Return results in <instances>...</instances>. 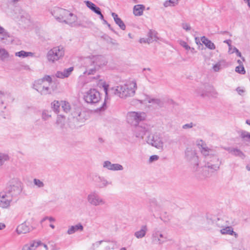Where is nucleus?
<instances>
[{
  "mask_svg": "<svg viewBox=\"0 0 250 250\" xmlns=\"http://www.w3.org/2000/svg\"><path fill=\"white\" fill-rule=\"evenodd\" d=\"M31 250H35L37 247H40L39 242L33 241L28 244Z\"/></svg>",
  "mask_w": 250,
  "mask_h": 250,
  "instance_id": "46",
  "label": "nucleus"
},
{
  "mask_svg": "<svg viewBox=\"0 0 250 250\" xmlns=\"http://www.w3.org/2000/svg\"><path fill=\"white\" fill-rule=\"evenodd\" d=\"M220 232L222 234L233 236L235 238L238 237V234L233 231V228L230 226H228L226 224L221 228Z\"/></svg>",
  "mask_w": 250,
  "mask_h": 250,
  "instance_id": "21",
  "label": "nucleus"
},
{
  "mask_svg": "<svg viewBox=\"0 0 250 250\" xmlns=\"http://www.w3.org/2000/svg\"><path fill=\"white\" fill-rule=\"evenodd\" d=\"M238 133L243 141L250 142V132L241 129L238 131Z\"/></svg>",
  "mask_w": 250,
  "mask_h": 250,
  "instance_id": "33",
  "label": "nucleus"
},
{
  "mask_svg": "<svg viewBox=\"0 0 250 250\" xmlns=\"http://www.w3.org/2000/svg\"><path fill=\"white\" fill-rule=\"evenodd\" d=\"M159 159V156L156 155H152L150 157L149 161L151 163L153 161H157Z\"/></svg>",
  "mask_w": 250,
  "mask_h": 250,
  "instance_id": "54",
  "label": "nucleus"
},
{
  "mask_svg": "<svg viewBox=\"0 0 250 250\" xmlns=\"http://www.w3.org/2000/svg\"><path fill=\"white\" fill-rule=\"evenodd\" d=\"M77 20V16L73 13L69 12V14L67 15V17L65 18L63 22L71 26H75L76 25Z\"/></svg>",
  "mask_w": 250,
  "mask_h": 250,
  "instance_id": "25",
  "label": "nucleus"
},
{
  "mask_svg": "<svg viewBox=\"0 0 250 250\" xmlns=\"http://www.w3.org/2000/svg\"><path fill=\"white\" fill-rule=\"evenodd\" d=\"M152 242L157 245H163L169 239L165 231L159 228H155L152 231L151 235Z\"/></svg>",
  "mask_w": 250,
  "mask_h": 250,
  "instance_id": "6",
  "label": "nucleus"
},
{
  "mask_svg": "<svg viewBox=\"0 0 250 250\" xmlns=\"http://www.w3.org/2000/svg\"><path fill=\"white\" fill-rule=\"evenodd\" d=\"M140 104H146L147 103L151 104V106L154 108L160 107L163 106L164 103L163 101L156 98H152L148 96H146L144 100H138Z\"/></svg>",
  "mask_w": 250,
  "mask_h": 250,
  "instance_id": "14",
  "label": "nucleus"
},
{
  "mask_svg": "<svg viewBox=\"0 0 250 250\" xmlns=\"http://www.w3.org/2000/svg\"><path fill=\"white\" fill-rule=\"evenodd\" d=\"M180 44L182 47L187 50L191 49V47L185 41H181Z\"/></svg>",
  "mask_w": 250,
  "mask_h": 250,
  "instance_id": "52",
  "label": "nucleus"
},
{
  "mask_svg": "<svg viewBox=\"0 0 250 250\" xmlns=\"http://www.w3.org/2000/svg\"><path fill=\"white\" fill-rule=\"evenodd\" d=\"M61 106V102L54 101L51 103V107L54 111L57 113L59 112V108Z\"/></svg>",
  "mask_w": 250,
  "mask_h": 250,
  "instance_id": "38",
  "label": "nucleus"
},
{
  "mask_svg": "<svg viewBox=\"0 0 250 250\" xmlns=\"http://www.w3.org/2000/svg\"><path fill=\"white\" fill-rule=\"evenodd\" d=\"M61 107L62 108L63 110L67 113L70 110V104L65 101H61Z\"/></svg>",
  "mask_w": 250,
  "mask_h": 250,
  "instance_id": "39",
  "label": "nucleus"
},
{
  "mask_svg": "<svg viewBox=\"0 0 250 250\" xmlns=\"http://www.w3.org/2000/svg\"><path fill=\"white\" fill-rule=\"evenodd\" d=\"M85 3L87 7L91 10L96 6L94 3L90 1H85Z\"/></svg>",
  "mask_w": 250,
  "mask_h": 250,
  "instance_id": "51",
  "label": "nucleus"
},
{
  "mask_svg": "<svg viewBox=\"0 0 250 250\" xmlns=\"http://www.w3.org/2000/svg\"><path fill=\"white\" fill-rule=\"evenodd\" d=\"M235 71L239 74H244L246 73L243 65H239L235 68Z\"/></svg>",
  "mask_w": 250,
  "mask_h": 250,
  "instance_id": "47",
  "label": "nucleus"
},
{
  "mask_svg": "<svg viewBox=\"0 0 250 250\" xmlns=\"http://www.w3.org/2000/svg\"><path fill=\"white\" fill-rule=\"evenodd\" d=\"M74 70L73 67H70L64 69L61 71H58L55 74L56 77L60 79H64L68 77Z\"/></svg>",
  "mask_w": 250,
  "mask_h": 250,
  "instance_id": "20",
  "label": "nucleus"
},
{
  "mask_svg": "<svg viewBox=\"0 0 250 250\" xmlns=\"http://www.w3.org/2000/svg\"><path fill=\"white\" fill-rule=\"evenodd\" d=\"M164 5L166 7H169V6H174L176 5V3L175 1H173L172 0H166L164 2Z\"/></svg>",
  "mask_w": 250,
  "mask_h": 250,
  "instance_id": "48",
  "label": "nucleus"
},
{
  "mask_svg": "<svg viewBox=\"0 0 250 250\" xmlns=\"http://www.w3.org/2000/svg\"><path fill=\"white\" fill-rule=\"evenodd\" d=\"M195 126V124L192 122L190 123L186 124L182 126V128L184 129L191 128Z\"/></svg>",
  "mask_w": 250,
  "mask_h": 250,
  "instance_id": "50",
  "label": "nucleus"
},
{
  "mask_svg": "<svg viewBox=\"0 0 250 250\" xmlns=\"http://www.w3.org/2000/svg\"><path fill=\"white\" fill-rule=\"evenodd\" d=\"M107 61L105 58L101 55L91 56L84 60V66L85 74H94L100 67L106 65Z\"/></svg>",
  "mask_w": 250,
  "mask_h": 250,
  "instance_id": "2",
  "label": "nucleus"
},
{
  "mask_svg": "<svg viewBox=\"0 0 250 250\" xmlns=\"http://www.w3.org/2000/svg\"><path fill=\"white\" fill-rule=\"evenodd\" d=\"M111 15L114 19L115 23L120 27V28L124 30L125 29V25L123 21L118 17V16L115 13L112 12Z\"/></svg>",
  "mask_w": 250,
  "mask_h": 250,
  "instance_id": "29",
  "label": "nucleus"
},
{
  "mask_svg": "<svg viewBox=\"0 0 250 250\" xmlns=\"http://www.w3.org/2000/svg\"><path fill=\"white\" fill-rule=\"evenodd\" d=\"M146 142L158 149H163V148L164 142L160 133L150 134L147 137Z\"/></svg>",
  "mask_w": 250,
  "mask_h": 250,
  "instance_id": "11",
  "label": "nucleus"
},
{
  "mask_svg": "<svg viewBox=\"0 0 250 250\" xmlns=\"http://www.w3.org/2000/svg\"><path fill=\"white\" fill-rule=\"evenodd\" d=\"M103 167L104 168L111 171L123 170L124 169L122 165L119 164H112L108 160L103 162Z\"/></svg>",
  "mask_w": 250,
  "mask_h": 250,
  "instance_id": "16",
  "label": "nucleus"
},
{
  "mask_svg": "<svg viewBox=\"0 0 250 250\" xmlns=\"http://www.w3.org/2000/svg\"><path fill=\"white\" fill-rule=\"evenodd\" d=\"M216 220V217L212 215H208L207 216V225L206 227L209 229L213 225H215V222Z\"/></svg>",
  "mask_w": 250,
  "mask_h": 250,
  "instance_id": "35",
  "label": "nucleus"
},
{
  "mask_svg": "<svg viewBox=\"0 0 250 250\" xmlns=\"http://www.w3.org/2000/svg\"><path fill=\"white\" fill-rule=\"evenodd\" d=\"M52 14L57 20L63 22L67 15L69 14V11L64 9L56 7L54 8Z\"/></svg>",
  "mask_w": 250,
  "mask_h": 250,
  "instance_id": "15",
  "label": "nucleus"
},
{
  "mask_svg": "<svg viewBox=\"0 0 250 250\" xmlns=\"http://www.w3.org/2000/svg\"><path fill=\"white\" fill-rule=\"evenodd\" d=\"M29 231L30 228L25 223L19 225L16 229V232L19 235L26 233Z\"/></svg>",
  "mask_w": 250,
  "mask_h": 250,
  "instance_id": "28",
  "label": "nucleus"
},
{
  "mask_svg": "<svg viewBox=\"0 0 250 250\" xmlns=\"http://www.w3.org/2000/svg\"><path fill=\"white\" fill-rule=\"evenodd\" d=\"M143 71H146L145 74L146 76H150V73L147 72V71H148L149 72H151V69L150 68H144Z\"/></svg>",
  "mask_w": 250,
  "mask_h": 250,
  "instance_id": "58",
  "label": "nucleus"
},
{
  "mask_svg": "<svg viewBox=\"0 0 250 250\" xmlns=\"http://www.w3.org/2000/svg\"><path fill=\"white\" fill-rule=\"evenodd\" d=\"M51 117L50 111L43 110L42 113V118L44 121H46Z\"/></svg>",
  "mask_w": 250,
  "mask_h": 250,
  "instance_id": "40",
  "label": "nucleus"
},
{
  "mask_svg": "<svg viewBox=\"0 0 250 250\" xmlns=\"http://www.w3.org/2000/svg\"><path fill=\"white\" fill-rule=\"evenodd\" d=\"M108 85H104L103 87H104V92L106 94V95H107V92H108Z\"/></svg>",
  "mask_w": 250,
  "mask_h": 250,
  "instance_id": "64",
  "label": "nucleus"
},
{
  "mask_svg": "<svg viewBox=\"0 0 250 250\" xmlns=\"http://www.w3.org/2000/svg\"><path fill=\"white\" fill-rule=\"evenodd\" d=\"M116 244L113 241L101 240L97 241L92 245V249L96 250L99 248L101 250H111L115 249Z\"/></svg>",
  "mask_w": 250,
  "mask_h": 250,
  "instance_id": "13",
  "label": "nucleus"
},
{
  "mask_svg": "<svg viewBox=\"0 0 250 250\" xmlns=\"http://www.w3.org/2000/svg\"><path fill=\"white\" fill-rule=\"evenodd\" d=\"M0 41L4 43L9 44L13 41V37L10 36L6 30L0 25Z\"/></svg>",
  "mask_w": 250,
  "mask_h": 250,
  "instance_id": "17",
  "label": "nucleus"
},
{
  "mask_svg": "<svg viewBox=\"0 0 250 250\" xmlns=\"http://www.w3.org/2000/svg\"><path fill=\"white\" fill-rule=\"evenodd\" d=\"M201 144H198L201 153L206 157V162L205 165H202L201 162L196 164V170H197L198 167H205L206 168L210 169L212 171L218 170L219 168L221 162L219 158L215 155V151L214 149L209 148L207 145L204 144L202 141H200Z\"/></svg>",
  "mask_w": 250,
  "mask_h": 250,
  "instance_id": "1",
  "label": "nucleus"
},
{
  "mask_svg": "<svg viewBox=\"0 0 250 250\" xmlns=\"http://www.w3.org/2000/svg\"><path fill=\"white\" fill-rule=\"evenodd\" d=\"M92 11L98 15L101 14V12L100 8L97 6H96L95 8L92 10Z\"/></svg>",
  "mask_w": 250,
  "mask_h": 250,
  "instance_id": "57",
  "label": "nucleus"
},
{
  "mask_svg": "<svg viewBox=\"0 0 250 250\" xmlns=\"http://www.w3.org/2000/svg\"><path fill=\"white\" fill-rule=\"evenodd\" d=\"M33 87L41 95L50 94L54 90L53 82L49 76H45L42 79L36 81Z\"/></svg>",
  "mask_w": 250,
  "mask_h": 250,
  "instance_id": "4",
  "label": "nucleus"
},
{
  "mask_svg": "<svg viewBox=\"0 0 250 250\" xmlns=\"http://www.w3.org/2000/svg\"><path fill=\"white\" fill-rule=\"evenodd\" d=\"M225 149L231 154L236 157H238L242 159H244L246 157L245 154L238 148L228 147H225Z\"/></svg>",
  "mask_w": 250,
  "mask_h": 250,
  "instance_id": "22",
  "label": "nucleus"
},
{
  "mask_svg": "<svg viewBox=\"0 0 250 250\" xmlns=\"http://www.w3.org/2000/svg\"><path fill=\"white\" fill-rule=\"evenodd\" d=\"M148 231L146 225H142L139 230L134 233V236L138 239H141L144 237Z\"/></svg>",
  "mask_w": 250,
  "mask_h": 250,
  "instance_id": "26",
  "label": "nucleus"
},
{
  "mask_svg": "<svg viewBox=\"0 0 250 250\" xmlns=\"http://www.w3.org/2000/svg\"><path fill=\"white\" fill-rule=\"evenodd\" d=\"M140 43H149L151 42V39H148V38H141L140 39Z\"/></svg>",
  "mask_w": 250,
  "mask_h": 250,
  "instance_id": "55",
  "label": "nucleus"
},
{
  "mask_svg": "<svg viewBox=\"0 0 250 250\" xmlns=\"http://www.w3.org/2000/svg\"><path fill=\"white\" fill-rule=\"evenodd\" d=\"M15 55L19 57L25 58L27 57H33L34 53L31 52H26L23 50H21L19 52H16Z\"/></svg>",
  "mask_w": 250,
  "mask_h": 250,
  "instance_id": "36",
  "label": "nucleus"
},
{
  "mask_svg": "<svg viewBox=\"0 0 250 250\" xmlns=\"http://www.w3.org/2000/svg\"><path fill=\"white\" fill-rule=\"evenodd\" d=\"M236 53V55L237 56L239 57H242V56H241V53L240 52H239V51L238 50V49H237L236 47H234L233 49V51L231 52V53Z\"/></svg>",
  "mask_w": 250,
  "mask_h": 250,
  "instance_id": "56",
  "label": "nucleus"
},
{
  "mask_svg": "<svg viewBox=\"0 0 250 250\" xmlns=\"http://www.w3.org/2000/svg\"><path fill=\"white\" fill-rule=\"evenodd\" d=\"M46 220H48L50 222H54L55 221V219L53 217H45L44 218H43L42 220V222L45 221Z\"/></svg>",
  "mask_w": 250,
  "mask_h": 250,
  "instance_id": "53",
  "label": "nucleus"
},
{
  "mask_svg": "<svg viewBox=\"0 0 250 250\" xmlns=\"http://www.w3.org/2000/svg\"><path fill=\"white\" fill-rule=\"evenodd\" d=\"M83 99L85 102L88 104H95L101 101V94L95 88L90 89L85 92Z\"/></svg>",
  "mask_w": 250,
  "mask_h": 250,
  "instance_id": "10",
  "label": "nucleus"
},
{
  "mask_svg": "<svg viewBox=\"0 0 250 250\" xmlns=\"http://www.w3.org/2000/svg\"><path fill=\"white\" fill-rule=\"evenodd\" d=\"M83 230V226L81 223H78L75 225L69 227L67 231V233L69 235H71L77 231H82Z\"/></svg>",
  "mask_w": 250,
  "mask_h": 250,
  "instance_id": "27",
  "label": "nucleus"
},
{
  "mask_svg": "<svg viewBox=\"0 0 250 250\" xmlns=\"http://www.w3.org/2000/svg\"><path fill=\"white\" fill-rule=\"evenodd\" d=\"M191 153L192 155H193V156H192V160L195 162L196 163L197 161H198V158L197 156L195 155V154L192 152H191Z\"/></svg>",
  "mask_w": 250,
  "mask_h": 250,
  "instance_id": "60",
  "label": "nucleus"
},
{
  "mask_svg": "<svg viewBox=\"0 0 250 250\" xmlns=\"http://www.w3.org/2000/svg\"><path fill=\"white\" fill-rule=\"evenodd\" d=\"M148 39H151V42L157 39V33L154 31L150 30L148 34Z\"/></svg>",
  "mask_w": 250,
  "mask_h": 250,
  "instance_id": "41",
  "label": "nucleus"
},
{
  "mask_svg": "<svg viewBox=\"0 0 250 250\" xmlns=\"http://www.w3.org/2000/svg\"><path fill=\"white\" fill-rule=\"evenodd\" d=\"M39 243H40V246L42 247L43 248V249H44V250H48V246L46 244L42 243L41 241H39Z\"/></svg>",
  "mask_w": 250,
  "mask_h": 250,
  "instance_id": "59",
  "label": "nucleus"
},
{
  "mask_svg": "<svg viewBox=\"0 0 250 250\" xmlns=\"http://www.w3.org/2000/svg\"><path fill=\"white\" fill-rule=\"evenodd\" d=\"M17 202V200L4 191L0 192V207L8 208Z\"/></svg>",
  "mask_w": 250,
  "mask_h": 250,
  "instance_id": "12",
  "label": "nucleus"
},
{
  "mask_svg": "<svg viewBox=\"0 0 250 250\" xmlns=\"http://www.w3.org/2000/svg\"><path fill=\"white\" fill-rule=\"evenodd\" d=\"M181 26L182 28L186 31H189L191 29L190 24L187 22L182 23Z\"/></svg>",
  "mask_w": 250,
  "mask_h": 250,
  "instance_id": "49",
  "label": "nucleus"
},
{
  "mask_svg": "<svg viewBox=\"0 0 250 250\" xmlns=\"http://www.w3.org/2000/svg\"><path fill=\"white\" fill-rule=\"evenodd\" d=\"M148 208L150 212L154 214V213L159 212L161 210V208L156 200L155 199H153L150 200Z\"/></svg>",
  "mask_w": 250,
  "mask_h": 250,
  "instance_id": "23",
  "label": "nucleus"
},
{
  "mask_svg": "<svg viewBox=\"0 0 250 250\" xmlns=\"http://www.w3.org/2000/svg\"><path fill=\"white\" fill-rule=\"evenodd\" d=\"M134 134L137 138L143 139L147 131L145 126L142 125H134Z\"/></svg>",
  "mask_w": 250,
  "mask_h": 250,
  "instance_id": "19",
  "label": "nucleus"
},
{
  "mask_svg": "<svg viewBox=\"0 0 250 250\" xmlns=\"http://www.w3.org/2000/svg\"><path fill=\"white\" fill-rule=\"evenodd\" d=\"M86 200L90 205L94 207L104 206L107 205L106 200L96 191L90 192L87 196Z\"/></svg>",
  "mask_w": 250,
  "mask_h": 250,
  "instance_id": "7",
  "label": "nucleus"
},
{
  "mask_svg": "<svg viewBox=\"0 0 250 250\" xmlns=\"http://www.w3.org/2000/svg\"><path fill=\"white\" fill-rule=\"evenodd\" d=\"M10 157L6 153L0 152V166H2L5 162L8 161Z\"/></svg>",
  "mask_w": 250,
  "mask_h": 250,
  "instance_id": "37",
  "label": "nucleus"
},
{
  "mask_svg": "<svg viewBox=\"0 0 250 250\" xmlns=\"http://www.w3.org/2000/svg\"><path fill=\"white\" fill-rule=\"evenodd\" d=\"M236 91H237V92L239 93V94L241 95L242 93H243L244 92V90L241 89V88L240 87H237L236 88Z\"/></svg>",
  "mask_w": 250,
  "mask_h": 250,
  "instance_id": "63",
  "label": "nucleus"
},
{
  "mask_svg": "<svg viewBox=\"0 0 250 250\" xmlns=\"http://www.w3.org/2000/svg\"><path fill=\"white\" fill-rule=\"evenodd\" d=\"M226 61L224 60L219 61L213 65L212 69L214 72H219L223 68L226 67Z\"/></svg>",
  "mask_w": 250,
  "mask_h": 250,
  "instance_id": "34",
  "label": "nucleus"
},
{
  "mask_svg": "<svg viewBox=\"0 0 250 250\" xmlns=\"http://www.w3.org/2000/svg\"><path fill=\"white\" fill-rule=\"evenodd\" d=\"M65 124V117L61 114L58 115L55 123L57 127L62 128Z\"/></svg>",
  "mask_w": 250,
  "mask_h": 250,
  "instance_id": "30",
  "label": "nucleus"
},
{
  "mask_svg": "<svg viewBox=\"0 0 250 250\" xmlns=\"http://www.w3.org/2000/svg\"><path fill=\"white\" fill-rule=\"evenodd\" d=\"M64 55V50L61 46L53 47L49 50L46 55L48 61L50 62H55L59 60Z\"/></svg>",
  "mask_w": 250,
  "mask_h": 250,
  "instance_id": "9",
  "label": "nucleus"
},
{
  "mask_svg": "<svg viewBox=\"0 0 250 250\" xmlns=\"http://www.w3.org/2000/svg\"><path fill=\"white\" fill-rule=\"evenodd\" d=\"M137 88L136 82L133 80L127 81L123 84L112 87L111 90L115 95L119 97L122 99H126L133 96Z\"/></svg>",
  "mask_w": 250,
  "mask_h": 250,
  "instance_id": "3",
  "label": "nucleus"
},
{
  "mask_svg": "<svg viewBox=\"0 0 250 250\" xmlns=\"http://www.w3.org/2000/svg\"><path fill=\"white\" fill-rule=\"evenodd\" d=\"M146 117V114L144 112L130 111L126 114V121L131 125H137L140 122L145 120Z\"/></svg>",
  "mask_w": 250,
  "mask_h": 250,
  "instance_id": "8",
  "label": "nucleus"
},
{
  "mask_svg": "<svg viewBox=\"0 0 250 250\" xmlns=\"http://www.w3.org/2000/svg\"><path fill=\"white\" fill-rule=\"evenodd\" d=\"M243 1L247 4L248 8L250 9V0H243Z\"/></svg>",
  "mask_w": 250,
  "mask_h": 250,
  "instance_id": "62",
  "label": "nucleus"
},
{
  "mask_svg": "<svg viewBox=\"0 0 250 250\" xmlns=\"http://www.w3.org/2000/svg\"><path fill=\"white\" fill-rule=\"evenodd\" d=\"M21 250H31V249L29 248L28 244H27L23 246Z\"/></svg>",
  "mask_w": 250,
  "mask_h": 250,
  "instance_id": "61",
  "label": "nucleus"
},
{
  "mask_svg": "<svg viewBox=\"0 0 250 250\" xmlns=\"http://www.w3.org/2000/svg\"><path fill=\"white\" fill-rule=\"evenodd\" d=\"M201 41L210 50H214L215 49V45L211 41L208 40L206 37L203 36L201 38Z\"/></svg>",
  "mask_w": 250,
  "mask_h": 250,
  "instance_id": "32",
  "label": "nucleus"
},
{
  "mask_svg": "<svg viewBox=\"0 0 250 250\" xmlns=\"http://www.w3.org/2000/svg\"><path fill=\"white\" fill-rule=\"evenodd\" d=\"M77 113L78 115L75 116V118H76V119L80 122H83L85 120V119L84 118V115L85 113L83 112H82L79 111H78Z\"/></svg>",
  "mask_w": 250,
  "mask_h": 250,
  "instance_id": "45",
  "label": "nucleus"
},
{
  "mask_svg": "<svg viewBox=\"0 0 250 250\" xmlns=\"http://www.w3.org/2000/svg\"><path fill=\"white\" fill-rule=\"evenodd\" d=\"M145 6L143 4L136 5L133 7V14L136 16H140L143 14Z\"/></svg>",
  "mask_w": 250,
  "mask_h": 250,
  "instance_id": "31",
  "label": "nucleus"
},
{
  "mask_svg": "<svg viewBox=\"0 0 250 250\" xmlns=\"http://www.w3.org/2000/svg\"><path fill=\"white\" fill-rule=\"evenodd\" d=\"M22 190L21 182L18 179L14 178L9 182L4 191L17 201Z\"/></svg>",
  "mask_w": 250,
  "mask_h": 250,
  "instance_id": "5",
  "label": "nucleus"
},
{
  "mask_svg": "<svg viewBox=\"0 0 250 250\" xmlns=\"http://www.w3.org/2000/svg\"><path fill=\"white\" fill-rule=\"evenodd\" d=\"M9 54L8 52L4 49H0V58L2 60L8 58Z\"/></svg>",
  "mask_w": 250,
  "mask_h": 250,
  "instance_id": "44",
  "label": "nucleus"
},
{
  "mask_svg": "<svg viewBox=\"0 0 250 250\" xmlns=\"http://www.w3.org/2000/svg\"><path fill=\"white\" fill-rule=\"evenodd\" d=\"M98 188H102L112 185L111 181H108L103 176H98L96 180Z\"/></svg>",
  "mask_w": 250,
  "mask_h": 250,
  "instance_id": "24",
  "label": "nucleus"
},
{
  "mask_svg": "<svg viewBox=\"0 0 250 250\" xmlns=\"http://www.w3.org/2000/svg\"><path fill=\"white\" fill-rule=\"evenodd\" d=\"M225 224L226 223L224 220L216 217V220L215 222V225L219 228H222Z\"/></svg>",
  "mask_w": 250,
  "mask_h": 250,
  "instance_id": "42",
  "label": "nucleus"
},
{
  "mask_svg": "<svg viewBox=\"0 0 250 250\" xmlns=\"http://www.w3.org/2000/svg\"><path fill=\"white\" fill-rule=\"evenodd\" d=\"M34 184L38 188H42L44 186V184L42 181L38 179H34L33 180Z\"/></svg>",
  "mask_w": 250,
  "mask_h": 250,
  "instance_id": "43",
  "label": "nucleus"
},
{
  "mask_svg": "<svg viewBox=\"0 0 250 250\" xmlns=\"http://www.w3.org/2000/svg\"><path fill=\"white\" fill-rule=\"evenodd\" d=\"M0 100L2 104H8L12 103L14 98L10 93L0 91Z\"/></svg>",
  "mask_w": 250,
  "mask_h": 250,
  "instance_id": "18",
  "label": "nucleus"
}]
</instances>
